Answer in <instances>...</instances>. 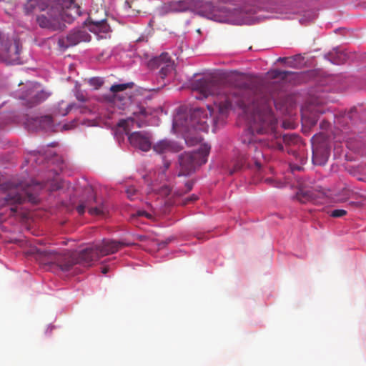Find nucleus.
Instances as JSON below:
<instances>
[{
	"mask_svg": "<svg viewBox=\"0 0 366 366\" xmlns=\"http://www.w3.org/2000/svg\"><path fill=\"white\" fill-rule=\"evenodd\" d=\"M292 74V71H285V70H280V69H274L267 72V76L269 78L272 79H285L289 74Z\"/></svg>",
	"mask_w": 366,
	"mask_h": 366,
	"instance_id": "20",
	"label": "nucleus"
},
{
	"mask_svg": "<svg viewBox=\"0 0 366 366\" xmlns=\"http://www.w3.org/2000/svg\"><path fill=\"white\" fill-rule=\"evenodd\" d=\"M252 94V104L246 110L251 113V130L252 133L264 134L274 132L277 119L272 112L271 103L273 101L277 109L279 104L274 97L269 94L267 89L262 85H257L251 90Z\"/></svg>",
	"mask_w": 366,
	"mask_h": 366,
	"instance_id": "1",
	"label": "nucleus"
},
{
	"mask_svg": "<svg viewBox=\"0 0 366 366\" xmlns=\"http://www.w3.org/2000/svg\"><path fill=\"white\" fill-rule=\"evenodd\" d=\"M200 6V1L198 0H178L165 3L163 9L166 12H182Z\"/></svg>",
	"mask_w": 366,
	"mask_h": 366,
	"instance_id": "15",
	"label": "nucleus"
},
{
	"mask_svg": "<svg viewBox=\"0 0 366 366\" xmlns=\"http://www.w3.org/2000/svg\"><path fill=\"white\" fill-rule=\"evenodd\" d=\"M133 83L119 84L112 85L110 88V91L114 93V102L119 100L122 102L123 105L127 104L130 102V96L127 94H119V92L125 91L128 88H132Z\"/></svg>",
	"mask_w": 366,
	"mask_h": 366,
	"instance_id": "19",
	"label": "nucleus"
},
{
	"mask_svg": "<svg viewBox=\"0 0 366 366\" xmlns=\"http://www.w3.org/2000/svg\"><path fill=\"white\" fill-rule=\"evenodd\" d=\"M347 211L342 209H334L331 212L330 216L335 218H338L345 216Z\"/></svg>",
	"mask_w": 366,
	"mask_h": 366,
	"instance_id": "31",
	"label": "nucleus"
},
{
	"mask_svg": "<svg viewBox=\"0 0 366 366\" xmlns=\"http://www.w3.org/2000/svg\"><path fill=\"white\" fill-rule=\"evenodd\" d=\"M283 106L286 107V109H288V107L290 106V104L288 103V101L286 100Z\"/></svg>",
	"mask_w": 366,
	"mask_h": 366,
	"instance_id": "51",
	"label": "nucleus"
},
{
	"mask_svg": "<svg viewBox=\"0 0 366 366\" xmlns=\"http://www.w3.org/2000/svg\"><path fill=\"white\" fill-rule=\"evenodd\" d=\"M314 199V194L310 190L304 189L299 187V202L305 203Z\"/></svg>",
	"mask_w": 366,
	"mask_h": 366,
	"instance_id": "24",
	"label": "nucleus"
},
{
	"mask_svg": "<svg viewBox=\"0 0 366 366\" xmlns=\"http://www.w3.org/2000/svg\"><path fill=\"white\" fill-rule=\"evenodd\" d=\"M317 139H318V137H317V136H314V137H312V146H313V147H315V142L316 141H317Z\"/></svg>",
	"mask_w": 366,
	"mask_h": 366,
	"instance_id": "49",
	"label": "nucleus"
},
{
	"mask_svg": "<svg viewBox=\"0 0 366 366\" xmlns=\"http://www.w3.org/2000/svg\"><path fill=\"white\" fill-rule=\"evenodd\" d=\"M165 168L167 169L169 167V163L167 162L165 165H164Z\"/></svg>",
	"mask_w": 366,
	"mask_h": 366,
	"instance_id": "53",
	"label": "nucleus"
},
{
	"mask_svg": "<svg viewBox=\"0 0 366 366\" xmlns=\"http://www.w3.org/2000/svg\"><path fill=\"white\" fill-rule=\"evenodd\" d=\"M347 59V55L343 52H336L335 55L332 56L331 61L335 64H343Z\"/></svg>",
	"mask_w": 366,
	"mask_h": 366,
	"instance_id": "26",
	"label": "nucleus"
},
{
	"mask_svg": "<svg viewBox=\"0 0 366 366\" xmlns=\"http://www.w3.org/2000/svg\"><path fill=\"white\" fill-rule=\"evenodd\" d=\"M135 121L133 118H127V119H121L117 126L123 128L126 134L128 135V139L130 144L143 152H147L151 149L152 143L150 136L148 133L144 132H134L129 134L131 127H133Z\"/></svg>",
	"mask_w": 366,
	"mask_h": 366,
	"instance_id": "6",
	"label": "nucleus"
},
{
	"mask_svg": "<svg viewBox=\"0 0 366 366\" xmlns=\"http://www.w3.org/2000/svg\"><path fill=\"white\" fill-rule=\"evenodd\" d=\"M317 119L315 114H312L311 117H308L309 124L313 126L316 124Z\"/></svg>",
	"mask_w": 366,
	"mask_h": 366,
	"instance_id": "37",
	"label": "nucleus"
},
{
	"mask_svg": "<svg viewBox=\"0 0 366 366\" xmlns=\"http://www.w3.org/2000/svg\"><path fill=\"white\" fill-rule=\"evenodd\" d=\"M162 192L164 194H169L170 193V189L168 187H162Z\"/></svg>",
	"mask_w": 366,
	"mask_h": 366,
	"instance_id": "43",
	"label": "nucleus"
},
{
	"mask_svg": "<svg viewBox=\"0 0 366 366\" xmlns=\"http://www.w3.org/2000/svg\"><path fill=\"white\" fill-rule=\"evenodd\" d=\"M131 243L125 241H117L110 239H104L100 244L97 245L100 257L114 254L119 251L121 248L129 247Z\"/></svg>",
	"mask_w": 366,
	"mask_h": 366,
	"instance_id": "13",
	"label": "nucleus"
},
{
	"mask_svg": "<svg viewBox=\"0 0 366 366\" xmlns=\"http://www.w3.org/2000/svg\"><path fill=\"white\" fill-rule=\"evenodd\" d=\"M44 184L31 180L30 182L25 181L9 182L6 183L0 193V209L6 205H13L15 204H21L27 196L29 201L36 202V197L31 193L35 189H41Z\"/></svg>",
	"mask_w": 366,
	"mask_h": 366,
	"instance_id": "5",
	"label": "nucleus"
},
{
	"mask_svg": "<svg viewBox=\"0 0 366 366\" xmlns=\"http://www.w3.org/2000/svg\"><path fill=\"white\" fill-rule=\"evenodd\" d=\"M290 173L292 174H294V172L297 169V167L295 165H292V164H290Z\"/></svg>",
	"mask_w": 366,
	"mask_h": 366,
	"instance_id": "44",
	"label": "nucleus"
},
{
	"mask_svg": "<svg viewBox=\"0 0 366 366\" xmlns=\"http://www.w3.org/2000/svg\"><path fill=\"white\" fill-rule=\"evenodd\" d=\"M21 45L20 41L14 39L5 43L3 46L1 55L4 61L9 64H19Z\"/></svg>",
	"mask_w": 366,
	"mask_h": 366,
	"instance_id": "11",
	"label": "nucleus"
},
{
	"mask_svg": "<svg viewBox=\"0 0 366 366\" xmlns=\"http://www.w3.org/2000/svg\"><path fill=\"white\" fill-rule=\"evenodd\" d=\"M290 174H288L285 176V186H286L287 184H290V187L292 189H294V194L292 195V199H296L297 198V189L296 188V186H295V183H292L291 184L290 182Z\"/></svg>",
	"mask_w": 366,
	"mask_h": 366,
	"instance_id": "29",
	"label": "nucleus"
},
{
	"mask_svg": "<svg viewBox=\"0 0 366 366\" xmlns=\"http://www.w3.org/2000/svg\"><path fill=\"white\" fill-rule=\"evenodd\" d=\"M34 97L35 103L38 104L41 102L42 101H44L48 97V94L44 91H40L38 92L36 94H35Z\"/></svg>",
	"mask_w": 366,
	"mask_h": 366,
	"instance_id": "30",
	"label": "nucleus"
},
{
	"mask_svg": "<svg viewBox=\"0 0 366 366\" xmlns=\"http://www.w3.org/2000/svg\"><path fill=\"white\" fill-rule=\"evenodd\" d=\"M302 59H304V57H302V56H301V54H299V57H298V59H299V65L301 64V60H302Z\"/></svg>",
	"mask_w": 366,
	"mask_h": 366,
	"instance_id": "52",
	"label": "nucleus"
},
{
	"mask_svg": "<svg viewBox=\"0 0 366 366\" xmlns=\"http://www.w3.org/2000/svg\"><path fill=\"white\" fill-rule=\"evenodd\" d=\"M36 258L42 264H56L61 271H69L77 263L90 265L91 262L100 258L97 245L81 250L76 257L70 252L59 253L51 249H36Z\"/></svg>",
	"mask_w": 366,
	"mask_h": 366,
	"instance_id": "3",
	"label": "nucleus"
},
{
	"mask_svg": "<svg viewBox=\"0 0 366 366\" xmlns=\"http://www.w3.org/2000/svg\"><path fill=\"white\" fill-rule=\"evenodd\" d=\"M11 210L13 212H15L16 211V209H14V208H11Z\"/></svg>",
	"mask_w": 366,
	"mask_h": 366,
	"instance_id": "55",
	"label": "nucleus"
},
{
	"mask_svg": "<svg viewBox=\"0 0 366 366\" xmlns=\"http://www.w3.org/2000/svg\"><path fill=\"white\" fill-rule=\"evenodd\" d=\"M90 39V35L84 29H73L66 36L59 39L58 45L60 48L66 49L81 42L89 41Z\"/></svg>",
	"mask_w": 366,
	"mask_h": 366,
	"instance_id": "10",
	"label": "nucleus"
},
{
	"mask_svg": "<svg viewBox=\"0 0 366 366\" xmlns=\"http://www.w3.org/2000/svg\"><path fill=\"white\" fill-rule=\"evenodd\" d=\"M76 97L79 102H85L86 101V97L81 92H77Z\"/></svg>",
	"mask_w": 366,
	"mask_h": 366,
	"instance_id": "39",
	"label": "nucleus"
},
{
	"mask_svg": "<svg viewBox=\"0 0 366 366\" xmlns=\"http://www.w3.org/2000/svg\"><path fill=\"white\" fill-rule=\"evenodd\" d=\"M64 1L66 4H70V0H28L24 5V11L26 14H34L38 11H46L51 4H60Z\"/></svg>",
	"mask_w": 366,
	"mask_h": 366,
	"instance_id": "14",
	"label": "nucleus"
},
{
	"mask_svg": "<svg viewBox=\"0 0 366 366\" xmlns=\"http://www.w3.org/2000/svg\"><path fill=\"white\" fill-rule=\"evenodd\" d=\"M180 170L178 176H187L193 172L192 162H179Z\"/></svg>",
	"mask_w": 366,
	"mask_h": 366,
	"instance_id": "22",
	"label": "nucleus"
},
{
	"mask_svg": "<svg viewBox=\"0 0 366 366\" xmlns=\"http://www.w3.org/2000/svg\"><path fill=\"white\" fill-rule=\"evenodd\" d=\"M70 4H66L64 1L60 4H51L46 11L36 17V22L41 28L51 30L61 29L64 24L63 22L71 23L74 18L80 16V8L73 0H70Z\"/></svg>",
	"mask_w": 366,
	"mask_h": 366,
	"instance_id": "4",
	"label": "nucleus"
},
{
	"mask_svg": "<svg viewBox=\"0 0 366 366\" xmlns=\"http://www.w3.org/2000/svg\"><path fill=\"white\" fill-rule=\"evenodd\" d=\"M137 124L138 127H140V125H139V124L138 122H137Z\"/></svg>",
	"mask_w": 366,
	"mask_h": 366,
	"instance_id": "58",
	"label": "nucleus"
},
{
	"mask_svg": "<svg viewBox=\"0 0 366 366\" xmlns=\"http://www.w3.org/2000/svg\"><path fill=\"white\" fill-rule=\"evenodd\" d=\"M314 163L315 165H325V163L326 162H321V161H319V162H312Z\"/></svg>",
	"mask_w": 366,
	"mask_h": 366,
	"instance_id": "48",
	"label": "nucleus"
},
{
	"mask_svg": "<svg viewBox=\"0 0 366 366\" xmlns=\"http://www.w3.org/2000/svg\"><path fill=\"white\" fill-rule=\"evenodd\" d=\"M210 117L207 111L195 109L189 114L178 112L173 119V127L184 133L185 142L189 146H194L202 140V137L196 134V132H205L209 129V122L217 124V121L212 118V112L208 107Z\"/></svg>",
	"mask_w": 366,
	"mask_h": 366,
	"instance_id": "2",
	"label": "nucleus"
},
{
	"mask_svg": "<svg viewBox=\"0 0 366 366\" xmlns=\"http://www.w3.org/2000/svg\"><path fill=\"white\" fill-rule=\"evenodd\" d=\"M29 154L31 158L43 159L44 160H50L56 156V154L51 151H32Z\"/></svg>",
	"mask_w": 366,
	"mask_h": 366,
	"instance_id": "21",
	"label": "nucleus"
},
{
	"mask_svg": "<svg viewBox=\"0 0 366 366\" xmlns=\"http://www.w3.org/2000/svg\"><path fill=\"white\" fill-rule=\"evenodd\" d=\"M255 162V165L256 167L259 169L261 167H262V164H261V162H259V161H257V162Z\"/></svg>",
	"mask_w": 366,
	"mask_h": 366,
	"instance_id": "50",
	"label": "nucleus"
},
{
	"mask_svg": "<svg viewBox=\"0 0 366 366\" xmlns=\"http://www.w3.org/2000/svg\"><path fill=\"white\" fill-rule=\"evenodd\" d=\"M260 157H263V154L261 151L257 152V155L255 157H254L253 160H259Z\"/></svg>",
	"mask_w": 366,
	"mask_h": 366,
	"instance_id": "45",
	"label": "nucleus"
},
{
	"mask_svg": "<svg viewBox=\"0 0 366 366\" xmlns=\"http://www.w3.org/2000/svg\"><path fill=\"white\" fill-rule=\"evenodd\" d=\"M74 127V122L72 123H70V124H65L64 126H63V129L64 130H69V129H71Z\"/></svg>",
	"mask_w": 366,
	"mask_h": 366,
	"instance_id": "42",
	"label": "nucleus"
},
{
	"mask_svg": "<svg viewBox=\"0 0 366 366\" xmlns=\"http://www.w3.org/2000/svg\"><path fill=\"white\" fill-rule=\"evenodd\" d=\"M109 267H108L104 266V267H103L102 268V272L103 274H107V273L109 272Z\"/></svg>",
	"mask_w": 366,
	"mask_h": 366,
	"instance_id": "47",
	"label": "nucleus"
},
{
	"mask_svg": "<svg viewBox=\"0 0 366 366\" xmlns=\"http://www.w3.org/2000/svg\"><path fill=\"white\" fill-rule=\"evenodd\" d=\"M152 68H160L159 76L164 79L174 70V64L167 53H162L160 56L154 58L149 61Z\"/></svg>",
	"mask_w": 366,
	"mask_h": 366,
	"instance_id": "12",
	"label": "nucleus"
},
{
	"mask_svg": "<svg viewBox=\"0 0 366 366\" xmlns=\"http://www.w3.org/2000/svg\"><path fill=\"white\" fill-rule=\"evenodd\" d=\"M303 14L299 13V22L305 24L312 21L315 16V11L311 9H307L302 11Z\"/></svg>",
	"mask_w": 366,
	"mask_h": 366,
	"instance_id": "23",
	"label": "nucleus"
},
{
	"mask_svg": "<svg viewBox=\"0 0 366 366\" xmlns=\"http://www.w3.org/2000/svg\"><path fill=\"white\" fill-rule=\"evenodd\" d=\"M285 141L288 144H295L297 141V137L296 134H293L291 135L286 134L284 137Z\"/></svg>",
	"mask_w": 366,
	"mask_h": 366,
	"instance_id": "34",
	"label": "nucleus"
},
{
	"mask_svg": "<svg viewBox=\"0 0 366 366\" xmlns=\"http://www.w3.org/2000/svg\"><path fill=\"white\" fill-rule=\"evenodd\" d=\"M193 91L199 94L197 99L207 98L209 96L224 95V86L220 81L212 79H200L195 80L192 84Z\"/></svg>",
	"mask_w": 366,
	"mask_h": 366,
	"instance_id": "7",
	"label": "nucleus"
},
{
	"mask_svg": "<svg viewBox=\"0 0 366 366\" xmlns=\"http://www.w3.org/2000/svg\"><path fill=\"white\" fill-rule=\"evenodd\" d=\"M307 109L305 108L302 109V127H305V124L307 123Z\"/></svg>",
	"mask_w": 366,
	"mask_h": 366,
	"instance_id": "36",
	"label": "nucleus"
},
{
	"mask_svg": "<svg viewBox=\"0 0 366 366\" xmlns=\"http://www.w3.org/2000/svg\"><path fill=\"white\" fill-rule=\"evenodd\" d=\"M72 107H73L72 104L68 105L66 111L64 113H63L62 114L63 115H66L69 112V111L72 109Z\"/></svg>",
	"mask_w": 366,
	"mask_h": 366,
	"instance_id": "46",
	"label": "nucleus"
},
{
	"mask_svg": "<svg viewBox=\"0 0 366 366\" xmlns=\"http://www.w3.org/2000/svg\"><path fill=\"white\" fill-rule=\"evenodd\" d=\"M185 187L187 189V192H189L190 190H192V189L193 187V183L192 182H187L185 184Z\"/></svg>",
	"mask_w": 366,
	"mask_h": 366,
	"instance_id": "41",
	"label": "nucleus"
},
{
	"mask_svg": "<svg viewBox=\"0 0 366 366\" xmlns=\"http://www.w3.org/2000/svg\"><path fill=\"white\" fill-rule=\"evenodd\" d=\"M232 168H230V165L227 166L228 167V173L229 174H233L234 173L240 171L244 167V162H233Z\"/></svg>",
	"mask_w": 366,
	"mask_h": 366,
	"instance_id": "27",
	"label": "nucleus"
},
{
	"mask_svg": "<svg viewBox=\"0 0 366 366\" xmlns=\"http://www.w3.org/2000/svg\"><path fill=\"white\" fill-rule=\"evenodd\" d=\"M197 199V197L195 195V194H192L191 197H189V198H186L184 202H183V204H188L189 202H194V201H196Z\"/></svg>",
	"mask_w": 366,
	"mask_h": 366,
	"instance_id": "38",
	"label": "nucleus"
},
{
	"mask_svg": "<svg viewBox=\"0 0 366 366\" xmlns=\"http://www.w3.org/2000/svg\"><path fill=\"white\" fill-rule=\"evenodd\" d=\"M90 85L93 86L94 89H99L103 84V81L99 78H92L89 79Z\"/></svg>",
	"mask_w": 366,
	"mask_h": 366,
	"instance_id": "32",
	"label": "nucleus"
},
{
	"mask_svg": "<svg viewBox=\"0 0 366 366\" xmlns=\"http://www.w3.org/2000/svg\"><path fill=\"white\" fill-rule=\"evenodd\" d=\"M27 125L32 129H42L46 132L54 130V121L52 117L46 115L27 119Z\"/></svg>",
	"mask_w": 366,
	"mask_h": 366,
	"instance_id": "17",
	"label": "nucleus"
},
{
	"mask_svg": "<svg viewBox=\"0 0 366 366\" xmlns=\"http://www.w3.org/2000/svg\"><path fill=\"white\" fill-rule=\"evenodd\" d=\"M126 193L127 194L128 198L132 200L134 199V196H136L137 190L134 188V187L129 186L126 189Z\"/></svg>",
	"mask_w": 366,
	"mask_h": 366,
	"instance_id": "33",
	"label": "nucleus"
},
{
	"mask_svg": "<svg viewBox=\"0 0 366 366\" xmlns=\"http://www.w3.org/2000/svg\"><path fill=\"white\" fill-rule=\"evenodd\" d=\"M345 169H347V170H348V172H349L351 174H352V175H356V174H359V173H360V172H361V170H360V169H358V168H357V169H347V167H345Z\"/></svg>",
	"mask_w": 366,
	"mask_h": 366,
	"instance_id": "40",
	"label": "nucleus"
},
{
	"mask_svg": "<svg viewBox=\"0 0 366 366\" xmlns=\"http://www.w3.org/2000/svg\"><path fill=\"white\" fill-rule=\"evenodd\" d=\"M313 74L312 71L299 72V82L305 79L306 76H310Z\"/></svg>",
	"mask_w": 366,
	"mask_h": 366,
	"instance_id": "35",
	"label": "nucleus"
},
{
	"mask_svg": "<svg viewBox=\"0 0 366 366\" xmlns=\"http://www.w3.org/2000/svg\"><path fill=\"white\" fill-rule=\"evenodd\" d=\"M317 148H318V146L315 145V147H313L312 152H315V149H317Z\"/></svg>",
	"mask_w": 366,
	"mask_h": 366,
	"instance_id": "54",
	"label": "nucleus"
},
{
	"mask_svg": "<svg viewBox=\"0 0 366 366\" xmlns=\"http://www.w3.org/2000/svg\"><path fill=\"white\" fill-rule=\"evenodd\" d=\"M210 149V146L207 144H201L198 149L185 152L182 154L179 160H207Z\"/></svg>",
	"mask_w": 366,
	"mask_h": 366,
	"instance_id": "18",
	"label": "nucleus"
},
{
	"mask_svg": "<svg viewBox=\"0 0 366 366\" xmlns=\"http://www.w3.org/2000/svg\"><path fill=\"white\" fill-rule=\"evenodd\" d=\"M144 217L147 219H152V215L149 213H148L147 212L144 211V210H137L135 212L131 214V219L132 220L135 219L136 218H138V217Z\"/></svg>",
	"mask_w": 366,
	"mask_h": 366,
	"instance_id": "28",
	"label": "nucleus"
},
{
	"mask_svg": "<svg viewBox=\"0 0 366 366\" xmlns=\"http://www.w3.org/2000/svg\"><path fill=\"white\" fill-rule=\"evenodd\" d=\"M266 182H272V179H266Z\"/></svg>",
	"mask_w": 366,
	"mask_h": 366,
	"instance_id": "56",
	"label": "nucleus"
},
{
	"mask_svg": "<svg viewBox=\"0 0 366 366\" xmlns=\"http://www.w3.org/2000/svg\"><path fill=\"white\" fill-rule=\"evenodd\" d=\"M153 151L161 155L179 152L182 149L179 144L167 139H162L152 146Z\"/></svg>",
	"mask_w": 366,
	"mask_h": 366,
	"instance_id": "16",
	"label": "nucleus"
},
{
	"mask_svg": "<svg viewBox=\"0 0 366 366\" xmlns=\"http://www.w3.org/2000/svg\"><path fill=\"white\" fill-rule=\"evenodd\" d=\"M86 192L89 195L88 198L81 200L76 207V211L79 214H83L86 209L92 215H102L104 214V206L101 199H98L92 187L86 189Z\"/></svg>",
	"mask_w": 366,
	"mask_h": 366,
	"instance_id": "8",
	"label": "nucleus"
},
{
	"mask_svg": "<svg viewBox=\"0 0 366 366\" xmlns=\"http://www.w3.org/2000/svg\"><path fill=\"white\" fill-rule=\"evenodd\" d=\"M106 11L102 8L97 10L92 9L89 14V31L100 36L101 38L103 37V34L110 31V26L106 21Z\"/></svg>",
	"mask_w": 366,
	"mask_h": 366,
	"instance_id": "9",
	"label": "nucleus"
},
{
	"mask_svg": "<svg viewBox=\"0 0 366 366\" xmlns=\"http://www.w3.org/2000/svg\"><path fill=\"white\" fill-rule=\"evenodd\" d=\"M232 107V102L229 100L227 97H225L224 99L220 102L218 105V112L220 115L224 116L229 111V109Z\"/></svg>",
	"mask_w": 366,
	"mask_h": 366,
	"instance_id": "25",
	"label": "nucleus"
},
{
	"mask_svg": "<svg viewBox=\"0 0 366 366\" xmlns=\"http://www.w3.org/2000/svg\"><path fill=\"white\" fill-rule=\"evenodd\" d=\"M284 60H285V59H282V58L279 59V61H284Z\"/></svg>",
	"mask_w": 366,
	"mask_h": 366,
	"instance_id": "57",
	"label": "nucleus"
}]
</instances>
